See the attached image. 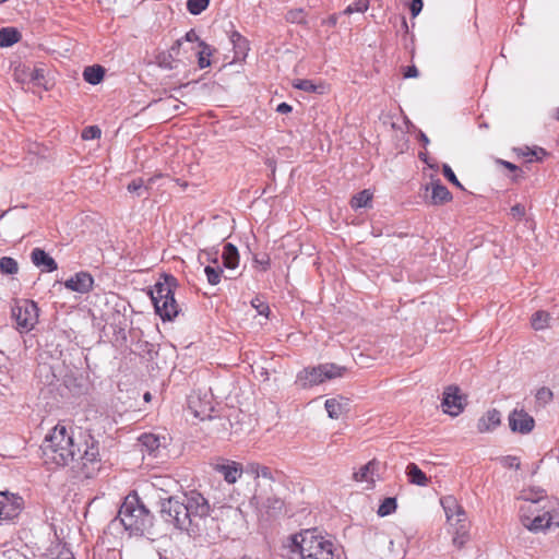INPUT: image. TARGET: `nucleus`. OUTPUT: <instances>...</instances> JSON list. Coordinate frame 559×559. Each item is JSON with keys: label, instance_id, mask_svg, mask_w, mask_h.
Wrapping results in <instances>:
<instances>
[{"label": "nucleus", "instance_id": "obj_60", "mask_svg": "<svg viewBox=\"0 0 559 559\" xmlns=\"http://www.w3.org/2000/svg\"><path fill=\"white\" fill-rule=\"evenodd\" d=\"M254 262L261 264L264 270H266L269 267V265H270V259L269 258H265V259H262V260H259L258 258H255Z\"/></svg>", "mask_w": 559, "mask_h": 559}, {"label": "nucleus", "instance_id": "obj_14", "mask_svg": "<svg viewBox=\"0 0 559 559\" xmlns=\"http://www.w3.org/2000/svg\"><path fill=\"white\" fill-rule=\"evenodd\" d=\"M93 283L94 280L90 273L79 272L74 276L67 280L64 282V286L72 292L85 294L92 289Z\"/></svg>", "mask_w": 559, "mask_h": 559}, {"label": "nucleus", "instance_id": "obj_18", "mask_svg": "<svg viewBox=\"0 0 559 559\" xmlns=\"http://www.w3.org/2000/svg\"><path fill=\"white\" fill-rule=\"evenodd\" d=\"M520 498L525 502L521 508H526V510H528L545 501L546 495L545 490L542 488H530L522 490Z\"/></svg>", "mask_w": 559, "mask_h": 559}, {"label": "nucleus", "instance_id": "obj_57", "mask_svg": "<svg viewBox=\"0 0 559 559\" xmlns=\"http://www.w3.org/2000/svg\"><path fill=\"white\" fill-rule=\"evenodd\" d=\"M182 45V39H177L174 45L170 47L168 52L173 53V58L179 53L180 47Z\"/></svg>", "mask_w": 559, "mask_h": 559}, {"label": "nucleus", "instance_id": "obj_32", "mask_svg": "<svg viewBox=\"0 0 559 559\" xmlns=\"http://www.w3.org/2000/svg\"><path fill=\"white\" fill-rule=\"evenodd\" d=\"M201 50L198 51V64L200 69H204L211 66L210 57L213 53V49L205 41H200Z\"/></svg>", "mask_w": 559, "mask_h": 559}, {"label": "nucleus", "instance_id": "obj_63", "mask_svg": "<svg viewBox=\"0 0 559 559\" xmlns=\"http://www.w3.org/2000/svg\"><path fill=\"white\" fill-rule=\"evenodd\" d=\"M402 28H404L405 32L408 31V25H407L406 19L404 16L402 17Z\"/></svg>", "mask_w": 559, "mask_h": 559}, {"label": "nucleus", "instance_id": "obj_35", "mask_svg": "<svg viewBox=\"0 0 559 559\" xmlns=\"http://www.w3.org/2000/svg\"><path fill=\"white\" fill-rule=\"evenodd\" d=\"M19 271L17 262L11 257H2L0 259V272L7 275H14Z\"/></svg>", "mask_w": 559, "mask_h": 559}, {"label": "nucleus", "instance_id": "obj_33", "mask_svg": "<svg viewBox=\"0 0 559 559\" xmlns=\"http://www.w3.org/2000/svg\"><path fill=\"white\" fill-rule=\"evenodd\" d=\"M127 190L130 193H134L136 197H148L150 193L147 191V186H145V180L143 178L133 179L128 186Z\"/></svg>", "mask_w": 559, "mask_h": 559}, {"label": "nucleus", "instance_id": "obj_25", "mask_svg": "<svg viewBox=\"0 0 559 559\" xmlns=\"http://www.w3.org/2000/svg\"><path fill=\"white\" fill-rule=\"evenodd\" d=\"M378 463L376 461H370L364 466L359 468V471L354 473V479L356 481H367V483H373V475L376 472Z\"/></svg>", "mask_w": 559, "mask_h": 559}, {"label": "nucleus", "instance_id": "obj_34", "mask_svg": "<svg viewBox=\"0 0 559 559\" xmlns=\"http://www.w3.org/2000/svg\"><path fill=\"white\" fill-rule=\"evenodd\" d=\"M248 472H250L255 477H262L267 479L269 481H273V474L270 467L260 465L258 463H251L248 465Z\"/></svg>", "mask_w": 559, "mask_h": 559}, {"label": "nucleus", "instance_id": "obj_56", "mask_svg": "<svg viewBox=\"0 0 559 559\" xmlns=\"http://www.w3.org/2000/svg\"><path fill=\"white\" fill-rule=\"evenodd\" d=\"M163 177H164V175L158 173V174H155L154 176L150 177L147 180H145V186H147V191H148L150 194H151V190H152L154 183L158 179H162Z\"/></svg>", "mask_w": 559, "mask_h": 559}, {"label": "nucleus", "instance_id": "obj_19", "mask_svg": "<svg viewBox=\"0 0 559 559\" xmlns=\"http://www.w3.org/2000/svg\"><path fill=\"white\" fill-rule=\"evenodd\" d=\"M452 200V194L449 189L441 183L438 179L431 182V200L430 204L441 205Z\"/></svg>", "mask_w": 559, "mask_h": 559}, {"label": "nucleus", "instance_id": "obj_61", "mask_svg": "<svg viewBox=\"0 0 559 559\" xmlns=\"http://www.w3.org/2000/svg\"><path fill=\"white\" fill-rule=\"evenodd\" d=\"M540 509L538 506L533 507L532 509L526 510V514H528L531 518H534L535 513H538Z\"/></svg>", "mask_w": 559, "mask_h": 559}, {"label": "nucleus", "instance_id": "obj_43", "mask_svg": "<svg viewBox=\"0 0 559 559\" xmlns=\"http://www.w3.org/2000/svg\"><path fill=\"white\" fill-rule=\"evenodd\" d=\"M442 174L451 183H453L457 188L464 190V187L459 181V179L456 178L454 171L452 170V168L448 164H443V166H442Z\"/></svg>", "mask_w": 559, "mask_h": 559}, {"label": "nucleus", "instance_id": "obj_59", "mask_svg": "<svg viewBox=\"0 0 559 559\" xmlns=\"http://www.w3.org/2000/svg\"><path fill=\"white\" fill-rule=\"evenodd\" d=\"M337 23V15L332 14L326 20L323 21V24H326L331 27H334Z\"/></svg>", "mask_w": 559, "mask_h": 559}, {"label": "nucleus", "instance_id": "obj_53", "mask_svg": "<svg viewBox=\"0 0 559 559\" xmlns=\"http://www.w3.org/2000/svg\"><path fill=\"white\" fill-rule=\"evenodd\" d=\"M521 154L523 156H530L528 162L533 160V156H536L537 159H540V155H545L546 152L543 148H539L538 151H531L528 147H526V151L521 150Z\"/></svg>", "mask_w": 559, "mask_h": 559}, {"label": "nucleus", "instance_id": "obj_31", "mask_svg": "<svg viewBox=\"0 0 559 559\" xmlns=\"http://www.w3.org/2000/svg\"><path fill=\"white\" fill-rule=\"evenodd\" d=\"M372 194L369 190H362L355 194L350 200V206L354 210H358L361 207H368L371 203Z\"/></svg>", "mask_w": 559, "mask_h": 559}, {"label": "nucleus", "instance_id": "obj_45", "mask_svg": "<svg viewBox=\"0 0 559 559\" xmlns=\"http://www.w3.org/2000/svg\"><path fill=\"white\" fill-rule=\"evenodd\" d=\"M157 60H158V64L162 68L169 69V70L175 68V66L173 64L175 59L173 58V53L171 52L159 53L158 57H157Z\"/></svg>", "mask_w": 559, "mask_h": 559}, {"label": "nucleus", "instance_id": "obj_6", "mask_svg": "<svg viewBox=\"0 0 559 559\" xmlns=\"http://www.w3.org/2000/svg\"><path fill=\"white\" fill-rule=\"evenodd\" d=\"M346 370L347 369L345 367L333 362L307 367L297 373L296 384L301 389H310L325 382L326 380L343 377Z\"/></svg>", "mask_w": 559, "mask_h": 559}, {"label": "nucleus", "instance_id": "obj_13", "mask_svg": "<svg viewBox=\"0 0 559 559\" xmlns=\"http://www.w3.org/2000/svg\"><path fill=\"white\" fill-rule=\"evenodd\" d=\"M457 392V388L449 386L443 393L442 407L451 416H457L463 411L462 397Z\"/></svg>", "mask_w": 559, "mask_h": 559}, {"label": "nucleus", "instance_id": "obj_28", "mask_svg": "<svg viewBox=\"0 0 559 559\" xmlns=\"http://www.w3.org/2000/svg\"><path fill=\"white\" fill-rule=\"evenodd\" d=\"M293 86L308 93L323 94L325 92V85L320 83L316 84L311 80L298 79L294 81Z\"/></svg>", "mask_w": 559, "mask_h": 559}, {"label": "nucleus", "instance_id": "obj_9", "mask_svg": "<svg viewBox=\"0 0 559 559\" xmlns=\"http://www.w3.org/2000/svg\"><path fill=\"white\" fill-rule=\"evenodd\" d=\"M24 507L23 498L9 491H0V522L12 521Z\"/></svg>", "mask_w": 559, "mask_h": 559}, {"label": "nucleus", "instance_id": "obj_3", "mask_svg": "<svg viewBox=\"0 0 559 559\" xmlns=\"http://www.w3.org/2000/svg\"><path fill=\"white\" fill-rule=\"evenodd\" d=\"M117 518L131 535L152 534L154 514L146 508L136 492L129 493L124 498Z\"/></svg>", "mask_w": 559, "mask_h": 559}, {"label": "nucleus", "instance_id": "obj_26", "mask_svg": "<svg viewBox=\"0 0 559 559\" xmlns=\"http://www.w3.org/2000/svg\"><path fill=\"white\" fill-rule=\"evenodd\" d=\"M457 524H459V527H456L453 533L452 542L456 548L461 549L462 547H464V545L469 539V535H468V531H467L468 524L466 523L465 518H463V521Z\"/></svg>", "mask_w": 559, "mask_h": 559}, {"label": "nucleus", "instance_id": "obj_49", "mask_svg": "<svg viewBox=\"0 0 559 559\" xmlns=\"http://www.w3.org/2000/svg\"><path fill=\"white\" fill-rule=\"evenodd\" d=\"M537 401L548 403L552 399V392L548 388H540L536 393Z\"/></svg>", "mask_w": 559, "mask_h": 559}, {"label": "nucleus", "instance_id": "obj_12", "mask_svg": "<svg viewBox=\"0 0 559 559\" xmlns=\"http://www.w3.org/2000/svg\"><path fill=\"white\" fill-rule=\"evenodd\" d=\"M14 76L19 82L33 83L36 86H45V71L41 68H16L14 71Z\"/></svg>", "mask_w": 559, "mask_h": 559}, {"label": "nucleus", "instance_id": "obj_52", "mask_svg": "<svg viewBox=\"0 0 559 559\" xmlns=\"http://www.w3.org/2000/svg\"><path fill=\"white\" fill-rule=\"evenodd\" d=\"M423 0H412L409 10L413 17H416L423 10Z\"/></svg>", "mask_w": 559, "mask_h": 559}, {"label": "nucleus", "instance_id": "obj_24", "mask_svg": "<svg viewBox=\"0 0 559 559\" xmlns=\"http://www.w3.org/2000/svg\"><path fill=\"white\" fill-rule=\"evenodd\" d=\"M223 264L225 267L234 270L238 266L239 263V253L236 246L233 243H226L223 249Z\"/></svg>", "mask_w": 559, "mask_h": 559}, {"label": "nucleus", "instance_id": "obj_44", "mask_svg": "<svg viewBox=\"0 0 559 559\" xmlns=\"http://www.w3.org/2000/svg\"><path fill=\"white\" fill-rule=\"evenodd\" d=\"M102 135V131L97 126L86 127L82 132L83 140H95L99 139Z\"/></svg>", "mask_w": 559, "mask_h": 559}, {"label": "nucleus", "instance_id": "obj_7", "mask_svg": "<svg viewBox=\"0 0 559 559\" xmlns=\"http://www.w3.org/2000/svg\"><path fill=\"white\" fill-rule=\"evenodd\" d=\"M11 317L21 333L29 332L38 321V307L33 300H15L11 308Z\"/></svg>", "mask_w": 559, "mask_h": 559}, {"label": "nucleus", "instance_id": "obj_39", "mask_svg": "<svg viewBox=\"0 0 559 559\" xmlns=\"http://www.w3.org/2000/svg\"><path fill=\"white\" fill-rule=\"evenodd\" d=\"M286 21L289 23L305 24L306 12L304 9H293L286 13Z\"/></svg>", "mask_w": 559, "mask_h": 559}, {"label": "nucleus", "instance_id": "obj_8", "mask_svg": "<svg viewBox=\"0 0 559 559\" xmlns=\"http://www.w3.org/2000/svg\"><path fill=\"white\" fill-rule=\"evenodd\" d=\"M520 519L523 526L531 532L537 533L549 528L551 525H559V507L558 510L552 512L547 510L543 514L534 515V518L526 514V508H520Z\"/></svg>", "mask_w": 559, "mask_h": 559}, {"label": "nucleus", "instance_id": "obj_30", "mask_svg": "<svg viewBox=\"0 0 559 559\" xmlns=\"http://www.w3.org/2000/svg\"><path fill=\"white\" fill-rule=\"evenodd\" d=\"M551 317L547 311L538 310L536 311L531 319V323L534 330H544L550 326Z\"/></svg>", "mask_w": 559, "mask_h": 559}, {"label": "nucleus", "instance_id": "obj_10", "mask_svg": "<svg viewBox=\"0 0 559 559\" xmlns=\"http://www.w3.org/2000/svg\"><path fill=\"white\" fill-rule=\"evenodd\" d=\"M509 426L513 432L530 433L535 427L534 418L523 409H513L509 415Z\"/></svg>", "mask_w": 559, "mask_h": 559}, {"label": "nucleus", "instance_id": "obj_58", "mask_svg": "<svg viewBox=\"0 0 559 559\" xmlns=\"http://www.w3.org/2000/svg\"><path fill=\"white\" fill-rule=\"evenodd\" d=\"M292 110H293V107L287 103H281L276 108V111L280 114H288Z\"/></svg>", "mask_w": 559, "mask_h": 559}, {"label": "nucleus", "instance_id": "obj_37", "mask_svg": "<svg viewBox=\"0 0 559 559\" xmlns=\"http://www.w3.org/2000/svg\"><path fill=\"white\" fill-rule=\"evenodd\" d=\"M209 4H210V0H188L187 1V10L192 15H199L204 10H206Z\"/></svg>", "mask_w": 559, "mask_h": 559}, {"label": "nucleus", "instance_id": "obj_4", "mask_svg": "<svg viewBox=\"0 0 559 559\" xmlns=\"http://www.w3.org/2000/svg\"><path fill=\"white\" fill-rule=\"evenodd\" d=\"M290 559H334L333 544L311 531L296 534Z\"/></svg>", "mask_w": 559, "mask_h": 559}, {"label": "nucleus", "instance_id": "obj_48", "mask_svg": "<svg viewBox=\"0 0 559 559\" xmlns=\"http://www.w3.org/2000/svg\"><path fill=\"white\" fill-rule=\"evenodd\" d=\"M126 320L122 321H119L118 324L115 325L114 328V333L116 335V340L119 341H127V334H126Z\"/></svg>", "mask_w": 559, "mask_h": 559}, {"label": "nucleus", "instance_id": "obj_11", "mask_svg": "<svg viewBox=\"0 0 559 559\" xmlns=\"http://www.w3.org/2000/svg\"><path fill=\"white\" fill-rule=\"evenodd\" d=\"M165 437L158 435L145 432L142 433L138 439V445L142 453H146L150 456L157 457L159 449L165 447Z\"/></svg>", "mask_w": 559, "mask_h": 559}, {"label": "nucleus", "instance_id": "obj_23", "mask_svg": "<svg viewBox=\"0 0 559 559\" xmlns=\"http://www.w3.org/2000/svg\"><path fill=\"white\" fill-rule=\"evenodd\" d=\"M405 474L411 484L417 486H427L429 484V478L415 463H409L406 466Z\"/></svg>", "mask_w": 559, "mask_h": 559}, {"label": "nucleus", "instance_id": "obj_16", "mask_svg": "<svg viewBox=\"0 0 559 559\" xmlns=\"http://www.w3.org/2000/svg\"><path fill=\"white\" fill-rule=\"evenodd\" d=\"M501 424V414L498 409L487 411L477 421V430L480 433L495 430Z\"/></svg>", "mask_w": 559, "mask_h": 559}, {"label": "nucleus", "instance_id": "obj_15", "mask_svg": "<svg viewBox=\"0 0 559 559\" xmlns=\"http://www.w3.org/2000/svg\"><path fill=\"white\" fill-rule=\"evenodd\" d=\"M31 260L33 264L40 267L43 272H53L58 269V264L53 258L40 248H34L32 250Z\"/></svg>", "mask_w": 559, "mask_h": 559}, {"label": "nucleus", "instance_id": "obj_41", "mask_svg": "<svg viewBox=\"0 0 559 559\" xmlns=\"http://www.w3.org/2000/svg\"><path fill=\"white\" fill-rule=\"evenodd\" d=\"M264 507L272 513L277 514L283 510L284 501L277 497H269L265 502Z\"/></svg>", "mask_w": 559, "mask_h": 559}, {"label": "nucleus", "instance_id": "obj_50", "mask_svg": "<svg viewBox=\"0 0 559 559\" xmlns=\"http://www.w3.org/2000/svg\"><path fill=\"white\" fill-rule=\"evenodd\" d=\"M511 215L513 218L521 221L525 215V207L524 205L518 203L511 207Z\"/></svg>", "mask_w": 559, "mask_h": 559}, {"label": "nucleus", "instance_id": "obj_27", "mask_svg": "<svg viewBox=\"0 0 559 559\" xmlns=\"http://www.w3.org/2000/svg\"><path fill=\"white\" fill-rule=\"evenodd\" d=\"M105 75V69L102 66H90L84 69V80L93 85L100 83Z\"/></svg>", "mask_w": 559, "mask_h": 559}, {"label": "nucleus", "instance_id": "obj_54", "mask_svg": "<svg viewBox=\"0 0 559 559\" xmlns=\"http://www.w3.org/2000/svg\"><path fill=\"white\" fill-rule=\"evenodd\" d=\"M419 75V71L415 66H408L404 69L403 76L405 79H413Z\"/></svg>", "mask_w": 559, "mask_h": 559}, {"label": "nucleus", "instance_id": "obj_51", "mask_svg": "<svg viewBox=\"0 0 559 559\" xmlns=\"http://www.w3.org/2000/svg\"><path fill=\"white\" fill-rule=\"evenodd\" d=\"M502 464L506 466V467H509V468H520V461L516 456H511V455H508V456H504L502 460H501Z\"/></svg>", "mask_w": 559, "mask_h": 559}, {"label": "nucleus", "instance_id": "obj_36", "mask_svg": "<svg viewBox=\"0 0 559 559\" xmlns=\"http://www.w3.org/2000/svg\"><path fill=\"white\" fill-rule=\"evenodd\" d=\"M230 41L236 49V55H245L248 50V41L238 32H234L230 36Z\"/></svg>", "mask_w": 559, "mask_h": 559}, {"label": "nucleus", "instance_id": "obj_17", "mask_svg": "<svg viewBox=\"0 0 559 559\" xmlns=\"http://www.w3.org/2000/svg\"><path fill=\"white\" fill-rule=\"evenodd\" d=\"M328 415L332 419H338L344 413L348 412V399L343 396L328 399L324 403Z\"/></svg>", "mask_w": 559, "mask_h": 559}, {"label": "nucleus", "instance_id": "obj_42", "mask_svg": "<svg viewBox=\"0 0 559 559\" xmlns=\"http://www.w3.org/2000/svg\"><path fill=\"white\" fill-rule=\"evenodd\" d=\"M369 7V2L368 0H358L356 1L355 3L353 4H349L345 10H344V14H352L354 12H365L367 11Z\"/></svg>", "mask_w": 559, "mask_h": 559}, {"label": "nucleus", "instance_id": "obj_21", "mask_svg": "<svg viewBox=\"0 0 559 559\" xmlns=\"http://www.w3.org/2000/svg\"><path fill=\"white\" fill-rule=\"evenodd\" d=\"M441 503L443 506L447 519L449 521H451L454 515L457 516V523H461L463 521V518H465V512L462 509V507L457 504L456 500L453 497L449 496L441 499Z\"/></svg>", "mask_w": 559, "mask_h": 559}, {"label": "nucleus", "instance_id": "obj_2", "mask_svg": "<svg viewBox=\"0 0 559 559\" xmlns=\"http://www.w3.org/2000/svg\"><path fill=\"white\" fill-rule=\"evenodd\" d=\"M211 506L198 490H189L181 497L169 496L159 499V514L164 522L176 530L195 537L202 531V522L210 515Z\"/></svg>", "mask_w": 559, "mask_h": 559}, {"label": "nucleus", "instance_id": "obj_1", "mask_svg": "<svg viewBox=\"0 0 559 559\" xmlns=\"http://www.w3.org/2000/svg\"><path fill=\"white\" fill-rule=\"evenodd\" d=\"M40 449L46 464L72 465L73 469L81 471L86 478H92L100 468L97 442L90 435L84 438L80 436V442H76L73 433L63 425H57L46 436Z\"/></svg>", "mask_w": 559, "mask_h": 559}, {"label": "nucleus", "instance_id": "obj_40", "mask_svg": "<svg viewBox=\"0 0 559 559\" xmlns=\"http://www.w3.org/2000/svg\"><path fill=\"white\" fill-rule=\"evenodd\" d=\"M204 272L206 274L207 282L211 285H217L221 282L223 270L219 266L213 267L211 265H207L205 266Z\"/></svg>", "mask_w": 559, "mask_h": 559}, {"label": "nucleus", "instance_id": "obj_29", "mask_svg": "<svg viewBox=\"0 0 559 559\" xmlns=\"http://www.w3.org/2000/svg\"><path fill=\"white\" fill-rule=\"evenodd\" d=\"M21 39L20 32L14 27L0 29V47H10Z\"/></svg>", "mask_w": 559, "mask_h": 559}, {"label": "nucleus", "instance_id": "obj_55", "mask_svg": "<svg viewBox=\"0 0 559 559\" xmlns=\"http://www.w3.org/2000/svg\"><path fill=\"white\" fill-rule=\"evenodd\" d=\"M181 39H182V41L183 40L189 41V43L198 41L199 44H200V41H202L194 29H190L189 32H187L186 35Z\"/></svg>", "mask_w": 559, "mask_h": 559}, {"label": "nucleus", "instance_id": "obj_38", "mask_svg": "<svg viewBox=\"0 0 559 559\" xmlns=\"http://www.w3.org/2000/svg\"><path fill=\"white\" fill-rule=\"evenodd\" d=\"M396 506V499L393 497H388L379 506L378 514L380 516H386L395 511Z\"/></svg>", "mask_w": 559, "mask_h": 559}, {"label": "nucleus", "instance_id": "obj_20", "mask_svg": "<svg viewBox=\"0 0 559 559\" xmlns=\"http://www.w3.org/2000/svg\"><path fill=\"white\" fill-rule=\"evenodd\" d=\"M215 469L224 476V479L229 483L234 484L237 481V479L242 474V467L240 464L236 462L226 463V464H217L215 466Z\"/></svg>", "mask_w": 559, "mask_h": 559}, {"label": "nucleus", "instance_id": "obj_46", "mask_svg": "<svg viewBox=\"0 0 559 559\" xmlns=\"http://www.w3.org/2000/svg\"><path fill=\"white\" fill-rule=\"evenodd\" d=\"M252 307L258 311L259 314L267 317L270 313V307L266 302L255 297L251 300Z\"/></svg>", "mask_w": 559, "mask_h": 559}, {"label": "nucleus", "instance_id": "obj_62", "mask_svg": "<svg viewBox=\"0 0 559 559\" xmlns=\"http://www.w3.org/2000/svg\"><path fill=\"white\" fill-rule=\"evenodd\" d=\"M419 140L423 142L424 146L429 144V139L424 132L419 133Z\"/></svg>", "mask_w": 559, "mask_h": 559}, {"label": "nucleus", "instance_id": "obj_47", "mask_svg": "<svg viewBox=\"0 0 559 559\" xmlns=\"http://www.w3.org/2000/svg\"><path fill=\"white\" fill-rule=\"evenodd\" d=\"M497 164L502 165L510 171L514 173V176L512 177V180L514 181L518 180V178L523 175L522 169H520L515 164H512L503 159H497Z\"/></svg>", "mask_w": 559, "mask_h": 559}, {"label": "nucleus", "instance_id": "obj_5", "mask_svg": "<svg viewBox=\"0 0 559 559\" xmlns=\"http://www.w3.org/2000/svg\"><path fill=\"white\" fill-rule=\"evenodd\" d=\"M177 286L178 282L176 277L173 275H164L150 290L155 312L163 321H171L180 312L179 305L175 299V289Z\"/></svg>", "mask_w": 559, "mask_h": 559}, {"label": "nucleus", "instance_id": "obj_22", "mask_svg": "<svg viewBox=\"0 0 559 559\" xmlns=\"http://www.w3.org/2000/svg\"><path fill=\"white\" fill-rule=\"evenodd\" d=\"M189 407L193 412L194 416L201 420L212 418L211 413L213 412V407L210 403L202 404L201 399L198 395H192L190 397Z\"/></svg>", "mask_w": 559, "mask_h": 559}, {"label": "nucleus", "instance_id": "obj_64", "mask_svg": "<svg viewBox=\"0 0 559 559\" xmlns=\"http://www.w3.org/2000/svg\"><path fill=\"white\" fill-rule=\"evenodd\" d=\"M176 182L183 188H186L188 186V183L186 181L181 182L180 179H176Z\"/></svg>", "mask_w": 559, "mask_h": 559}]
</instances>
